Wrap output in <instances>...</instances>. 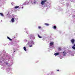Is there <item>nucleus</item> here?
I'll use <instances>...</instances> for the list:
<instances>
[{
	"label": "nucleus",
	"instance_id": "nucleus-8",
	"mask_svg": "<svg viewBox=\"0 0 75 75\" xmlns=\"http://www.w3.org/2000/svg\"><path fill=\"white\" fill-rule=\"evenodd\" d=\"M0 15H1V16L2 17H3V16H4V15L2 13H0Z\"/></svg>",
	"mask_w": 75,
	"mask_h": 75
},
{
	"label": "nucleus",
	"instance_id": "nucleus-9",
	"mask_svg": "<svg viewBox=\"0 0 75 75\" xmlns=\"http://www.w3.org/2000/svg\"><path fill=\"white\" fill-rule=\"evenodd\" d=\"M23 49H24V50H25V51H27V49H26V48L25 47H24Z\"/></svg>",
	"mask_w": 75,
	"mask_h": 75
},
{
	"label": "nucleus",
	"instance_id": "nucleus-12",
	"mask_svg": "<svg viewBox=\"0 0 75 75\" xmlns=\"http://www.w3.org/2000/svg\"><path fill=\"white\" fill-rule=\"evenodd\" d=\"M58 50L59 51H61V48H60V47H58Z\"/></svg>",
	"mask_w": 75,
	"mask_h": 75
},
{
	"label": "nucleus",
	"instance_id": "nucleus-3",
	"mask_svg": "<svg viewBox=\"0 0 75 75\" xmlns=\"http://www.w3.org/2000/svg\"><path fill=\"white\" fill-rule=\"evenodd\" d=\"M71 41L72 44H74L75 41V40L74 39H72L71 40Z\"/></svg>",
	"mask_w": 75,
	"mask_h": 75
},
{
	"label": "nucleus",
	"instance_id": "nucleus-11",
	"mask_svg": "<svg viewBox=\"0 0 75 75\" xmlns=\"http://www.w3.org/2000/svg\"><path fill=\"white\" fill-rule=\"evenodd\" d=\"M45 25H46V26H48L49 25V24H48V23H45Z\"/></svg>",
	"mask_w": 75,
	"mask_h": 75
},
{
	"label": "nucleus",
	"instance_id": "nucleus-6",
	"mask_svg": "<svg viewBox=\"0 0 75 75\" xmlns=\"http://www.w3.org/2000/svg\"><path fill=\"white\" fill-rule=\"evenodd\" d=\"M11 21L13 22H14V19L13 18H12L11 19Z\"/></svg>",
	"mask_w": 75,
	"mask_h": 75
},
{
	"label": "nucleus",
	"instance_id": "nucleus-7",
	"mask_svg": "<svg viewBox=\"0 0 75 75\" xmlns=\"http://www.w3.org/2000/svg\"><path fill=\"white\" fill-rule=\"evenodd\" d=\"M7 38H8V40H10L11 41L12 40L10 39V38L8 36L7 37Z\"/></svg>",
	"mask_w": 75,
	"mask_h": 75
},
{
	"label": "nucleus",
	"instance_id": "nucleus-17",
	"mask_svg": "<svg viewBox=\"0 0 75 75\" xmlns=\"http://www.w3.org/2000/svg\"><path fill=\"white\" fill-rule=\"evenodd\" d=\"M30 43L28 42V43L27 44V45H30Z\"/></svg>",
	"mask_w": 75,
	"mask_h": 75
},
{
	"label": "nucleus",
	"instance_id": "nucleus-21",
	"mask_svg": "<svg viewBox=\"0 0 75 75\" xmlns=\"http://www.w3.org/2000/svg\"><path fill=\"white\" fill-rule=\"evenodd\" d=\"M24 5H26V4H25V3H24Z\"/></svg>",
	"mask_w": 75,
	"mask_h": 75
},
{
	"label": "nucleus",
	"instance_id": "nucleus-13",
	"mask_svg": "<svg viewBox=\"0 0 75 75\" xmlns=\"http://www.w3.org/2000/svg\"><path fill=\"white\" fill-rule=\"evenodd\" d=\"M53 28H54V29H56V28H57V27H56V26H54L53 27Z\"/></svg>",
	"mask_w": 75,
	"mask_h": 75
},
{
	"label": "nucleus",
	"instance_id": "nucleus-10",
	"mask_svg": "<svg viewBox=\"0 0 75 75\" xmlns=\"http://www.w3.org/2000/svg\"><path fill=\"white\" fill-rule=\"evenodd\" d=\"M19 8V6H16L15 7H14V8H16V9H17V8Z\"/></svg>",
	"mask_w": 75,
	"mask_h": 75
},
{
	"label": "nucleus",
	"instance_id": "nucleus-20",
	"mask_svg": "<svg viewBox=\"0 0 75 75\" xmlns=\"http://www.w3.org/2000/svg\"><path fill=\"white\" fill-rule=\"evenodd\" d=\"M57 71H59V70H57Z\"/></svg>",
	"mask_w": 75,
	"mask_h": 75
},
{
	"label": "nucleus",
	"instance_id": "nucleus-2",
	"mask_svg": "<svg viewBox=\"0 0 75 75\" xmlns=\"http://www.w3.org/2000/svg\"><path fill=\"white\" fill-rule=\"evenodd\" d=\"M65 52V51H63V52L62 55H63V56H65V55H66L67 54V52Z\"/></svg>",
	"mask_w": 75,
	"mask_h": 75
},
{
	"label": "nucleus",
	"instance_id": "nucleus-4",
	"mask_svg": "<svg viewBox=\"0 0 75 75\" xmlns=\"http://www.w3.org/2000/svg\"><path fill=\"white\" fill-rule=\"evenodd\" d=\"M59 54V53L58 52L54 54V55H55V56H57V55H58Z\"/></svg>",
	"mask_w": 75,
	"mask_h": 75
},
{
	"label": "nucleus",
	"instance_id": "nucleus-15",
	"mask_svg": "<svg viewBox=\"0 0 75 75\" xmlns=\"http://www.w3.org/2000/svg\"><path fill=\"white\" fill-rule=\"evenodd\" d=\"M38 37L39 38H42V37L40 36V35H38Z\"/></svg>",
	"mask_w": 75,
	"mask_h": 75
},
{
	"label": "nucleus",
	"instance_id": "nucleus-16",
	"mask_svg": "<svg viewBox=\"0 0 75 75\" xmlns=\"http://www.w3.org/2000/svg\"><path fill=\"white\" fill-rule=\"evenodd\" d=\"M38 28L39 29H40V28H41V26H38Z\"/></svg>",
	"mask_w": 75,
	"mask_h": 75
},
{
	"label": "nucleus",
	"instance_id": "nucleus-19",
	"mask_svg": "<svg viewBox=\"0 0 75 75\" xmlns=\"http://www.w3.org/2000/svg\"><path fill=\"white\" fill-rule=\"evenodd\" d=\"M38 62V61H36V62Z\"/></svg>",
	"mask_w": 75,
	"mask_h": 75
},
{
	"label": "nucleus",
	"instance_id": "nucleus-5",
	"mask_svg": "<svg viewBox=\"0 0 75 75\" xmlns=\"http://www.w3.org/2000/svg\"><path fill=\"white\" fill-rule=\"evenodd\" d=\"M50 46H52V45H53L54 42H51L50 43Z\"/></svg>",
	"mask_w": 75,
	"mask_h": 75
},
{
	"label": "nucleus",
	"instance_id": "nucleus-22",
	"mask_svg": "<svg viewBox=\"0 0 75 75\" xmlns=\"http://www.w3.org/2000/svg\"><path fill=\"white\" fill-rule=\"evenodd\" d=\"M42 1V0H41Z\"/></svg>",
	"mask_w": 75,
	"mask_h": 75
},
{
	"label": "nucleus",
	"instance_id": "nucleus-14",
	"mask_svg": "<svg viewBox=\"0 0 75 75\" xmlns=\"http://www.w3.org/2000/svg\"><path fill=\"white\" fill-rule=\"evenodd\" d=\"M72 48L73 49V50H75V46H73L72 47Z\"/></svg>",
	"mask_w": 75,
	"mask_h": 75
},
{
	"label": "nucleus",
	"instance_id": "nucleus-18",
	"mask_svg": "<svg viewBox=\"0 0 75 75\" xmlns=\"http://www.w3.org/2000/svg\"><path fill=\"white\" fill-rule=\"evenodd\" d=\"M29 47H32V45H31Z\"/></svg>",
	"mask_w": 75,
	"mask_h": 75
},
{
	"label": "nucleus",
	"instance_id": "nucleus-1",
	"mask_svg": "<svg viewBox=\"0 0 75 75\" xmlns=\"http://www.w3.org/2000/svg\"><path fill=\"white\" fill-rule=\"evenodd\" d=\"M45 3H48V2L47 1V0H45L44 1H42L41 2V4L42 5H44V4H45Z\"/></svg>",
	"mask_w": 75,
	"mask_h": 75
}]
</instances>
